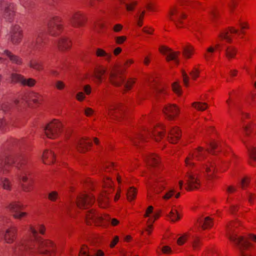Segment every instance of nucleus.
<instances>
[{"label": "nucleus", "instance_id": "16", "mask_svg": "<svg viewBox=\"0 0 256 256\" xmlns=\"http://www.w3.org/2000/svg\"><path fill=\"white\" fill-rule=\"evenodd\" d=\"M4 9V16L6 18L10 20L14 14V5L3 0H0V10Z\"/></svg>", "mask_w": 256, "mask_h": 256}, {"label": "nucleus", "instance_id": "2", "mask_svg": "<svg viewBox=\"0 0 256 256\" xmlns=\"http://www.w3.org/2000/svg\"><path fill=\"white\" fill-rule=\"evenodd\" d=\"M27 160V156L24 154L19 156L16 158L12 156H0V173L7 172L10 166L12 164H14L20 170V173L18 174V178L26 182L28 179L27 175L29 173L25 166Z\"/></svg>", "mask_w": 256, "mask_h": 256}, {"label": "nucleus", "instance_id": "52", "mask_svg": "<svg viewBox=\"0 0 256 256\" xmlns=\"http://www.w3.org/2000/svg\"><path fill=\"white\" fill-rule=\"evenodd\" d=\"M172 88L174 92L178 95L181 94V88L177 82H174L172 85Z\"/></svg>", "mask_w": 256, "mask_h": 256}, {"label": "nucleus", "instance_id": "13", "mask_svg": "<svg viewBox=\"0 0 256 256\" xmlns=\"http://www.w3.org/2000/svg\"><path fill=\"white\" fill-rule=\"evenodd\" d=\"M94 201L93 196L88 194H82L77 198L76 205L80 208H88Z\"/></svg>", "mask_w": 256, "mask_h": 256}, {"label": "nucleus", "instance_id": "33", "mask_svg": "<svg viewBox=\"0 0 256 256\" xmlns=\"http://www.w3.org/2000/svg\"><path fill=\"white\" fill-rule=\"evenodd\" d=\"M58 46L60 50H64L68 49L70 46V42L65 37L62 38L58 42Z\"/></svg>", "mask_w": 256, "mask_h": 256}, {"label": "nucleus", "instance_id": "19", "mask_svg": "<svg viewBox=\"0 0 256 256\" xmlns=\"http://www.w3.org/2000/svg\"><path fill=\"white\" fill-rule=\"evenodd\" d=\"M40 34V33L36 34L32 38L28 40V46L30 49L36 50L40 49L41 42L43 40Z\"/></svg>", "mask_w": 256, "mask_h": 256}, {"label": "nucleus", "instance_id": "30", "mask_svg": "<svg viewBox=\"0 0 256 256\" xmlns=\"http://www.w3.org/2000/svg\"><path fill=\"white\" fill-rule=\"evenodd\" d=\"M220 44H217L215 46H210L206 49V52L204 54V56L206 60L209 61L213 56V54L216 50L220 46Z\"/></svg>", "mask_w": 256, "mask_h": 256}, {"label": "nucleus", "instance_id": "46", "mask_svg": "<svg viewBox=\"0 0 256 256\" xmlns=\"http://www.w3.org/2000/svg\"><path fill=\"white\" fill-rule=\"evenodd\" d=\"M168 217L170 218V220L174 222L178 219L180 218V217L178 214V212L176 210L172 209V210L170 212Z\"/></svg>", "mask_w": 256, "mask_h": 256}, {"label": "nucleus", "instance_id": "11", "mask_svg": "<svg viewBox=\"0 0 256 256\" xmlns=\"http://www.w3.org/2000/svg\"><path fill=\"white\" fill-rule=\"evenodd\" d=\"M62 25L60 20L58 17L53 18L48 24V32L51 36H56L60 32Z\"/></svg>", "mask_w": 256, "mask_h": 256}, {"label": "nucleus", "instance_id": "29", "mask_svg": "<svg viewBox=\"0 0 256 256\" xmlns=\"http://www.w3.org/2000/svg\"><path fill=\"white\" fill-rule=\"evenodd\" d=\"M104 253L100 250L94 252V253L90 252L86 246H84L80 252L79 256H104Z\"/></svg>", "mask_w": 256, "mask_h": 256}, {"label": "nucleus", "instance_id": "56", "mask_svg": "<svg viewBox=\"0 0 256 256\" xmlns=\"http://www.w3.org/2000/svg\"><path fill=\"white\" fill-rule=\"evenodd\" d=\"M126 36H116L115 37V41L116 42L120 44H122L126 40Z\"/></svg>", "mask_w": 256, "mask_h": 256}, {"label": "nucleus", "instance_id": "3", "mask_svg": "<svg viewBox=\"0 0 256 256\" xmlns=\"http://www.w3.org/2000/svg\"><path fill=\"white\" fill-rule=\"evenodd\" d=\"M238 226V222H231L226 225V233L229 239L234 242L238 248L241 256H250L246 250L251 246L248 240V238L244 236H238L236 234L233 233V230Z\"/></svg>", "mask_w": 256, "mask_h": 256}, {"label": "nucleus", "instance_id": "10", "mask_svg": "<svg viewBox=\"0 0 256 256\" xmlns=\"http://www.w3.org/2000/svg\"><path fill=\"white\" fill-rule=\"evenodd\" d=\"M206 152L202 147H198L194 154H190L185 159V164L188 168H191L194 166V159L201 160L205 158Z\"/></svg>", "mask_w": 256, "mask_h": 256}, {"label": "nucleus", "instance_id": "41", "mask_svg": "<svg viewBox=\"0 0 256 256\" xmlns=\"http://www.w3.org/2000/svg\"><path fill=\"white\" fill-rule=\"evenodd\" d=\"M0 184L2 188L6 190L10 191L12 190V185L10 181L7 178H2Z\"/></svg>", "mask_w": 256, "mask_h": 256}, {"label": "nucleus", "instance_id": "64", "mask_svg": "<svg viewBox=\"0 0 256 256\" xmlns=\"http://www.w3.org/2000/svg\"><path fill=\"white\" fill-rule=\"evenodd\" d=\"M76 98L79 101H82L83 100L84 98H85V96H84V94L83 92H79L77 94H76Z\"/></svg>", "mask_w": 256, "mask_h": 256}, {"label": "nucleus", "instance_id": "4", "mask_svg": "<svg viewBox=\"0 0 256 256\" xmlns=\"http://www.w3.org/2000/svg\"><path fill=\"white\" fill-rule=\"evenodd\" d=\"M85 220L88 224H90L92 222L99 224L104 222H110L112 225L115 226L119 223L118 220L116 218L111 219L108 216H102L96 213L92 210H90L87 212L86 215Z\"/></svg>", "mask_w": 256, "mask_h": 256}, {"label": "nucleus", "instance_id": "58", "mask_svg": "<svg viewBox=\"0 0 256 256\" xmlns=\"http://www.w3.org/2000/svg\"><path fill=\"white\" fill-rule=\"evenodd\" d=\"M6 124L3 120L0 118V132L6 130Z\"/></svg>", "mask_w": 256, "mask_h": 256}, {"label": "nucleus", "instance_id": "31", "mask_svg": "<svg viewBox=\"0 0 256 256\" xmlns=\"http://www.w3.org/2000/svg\"><path fill=\"white\" fill-rule=\"evenodd\" d=\"M238 32V30L234 28H230L229 30H224L220 34L219 38L222 40H225L227 42H232V38L228 36L229 32L232 34H236Z\"/></svg>", "mask_w": 256, "mask_h": 256}, {"label": "nucleus", "instance_id": "12", "mask_svg": "<svg viewBox=\"0 0 256 256\" xmlns=\"http://www.w3.org/2000/svg\"><path fill=\"white\" fill-rule=\"evenodd\" d=\"M22 204H20L18 202L15 201L10 203L7 206V208L13 213V216L15 218L20 219L27 214L25 212H21L20 211V210L22 208Z\"/></svg>", "mask_w": 256, "mask_h": 256}, {"label": "nucleus", "instance_id": "26", "mask_svg": "<svg viewBox=\"0 0 256 256\" xmlns=\"http://www.w3.org/2000/svg\"><path fill=\"white\" fill-rule=\"evenodd\" d=\"M3 54L4 55L6 56L12 63L17 66L22 65L23 63L22 59L20 57L14 54L8 50H4Z\"/></svg>", "mask_w": 256, "mask_h": 256}, {"label": "nucleus", "instance_id": "1", "mask_svg": "<svg viewBox=\"0 0 256 256\" xmlns=\"http://www.w3.org/2000/svg\"><path fill=\"white\" fill-rule=\"evenodd\" d=\"M44 230L42 225L38 224L36 228L30 226L29 232L32 236L18 242L16 245L12 247L14 254L20 256H54V244L51 241L42 240L38 236V231L40 234H44Z\"/></svg>", "mask_w": 256, "mask_h": 256}, {"label": "nucleus", "instance_id": "14", "mask_svg": "<svg viewBox=\"0 0 256 256\" xmlns=\"http://www.w3.org/2000/svg\"><path fill=\"white\" fill-rule=\"evenodd\" d=\"M71 24L75 28L82 26L86 22V18L80 12H74L70 17Z\"/></svg>", "mask_w": 256, "mask_h": 256}, {"label": "nucleus", "instance_id": "37", "mask_svg": "<svg viewBox=\"0 0 256 256\" xmlns=\"http://www.w3.org/2000/svg\"><path fill=\"white\" fill-rule=\"evenodd\" d=\"M237 52V50L232 46L228 47L225 50V55L226 58L230 60L234 58Z\"/></svg>", "mask_w": 256, "mask_h": 256}, {"label": "nucleus", "instance_id": "9", "mask_svg": "<svg viewBox=\"0 0 256 256\" xmlns=\"http://www.w3.org/2000/svg\"><path fill=\"white\" fill-rule=\"evenodd\" d=\"M186 189L192 190L198 188L200 181L198 178L197 174L192 172H188L186 176Z\"/></svg>", "mask_w": 256, "mask_h": 256}, {"label": "nucleus", "instance_id": "32", "mask_svg": "<svg viewBox=\"0 0 256 256\" xmlns=\"http://www.w3.org/2000/svg\"><path fill=\"white\" fill-rule=\"evenodd\" d=\"M242 141L247 148L250 158L256 161V148L254 146L248 144L246 140L243 139Z\"/></svg>", "mask_w": 256, "mask_h": 256}, {"label": "nucleus", "instance_id": "63", "mask_svg": "<svg viewBox=\"0 0 256 256\" xmlns=\"http://www.w3.org/2000/svg\"><path fill=\"white\" fill-rule=\"evenodd\" d=\"M122 28V26L120 24H116L113 30L116 32H120Z\"/></svg>", "mask_w": 256, "mask_h": 256}, {"label": "nucleus", "instance_id": "35", "mask_svg": "<svg viewBox=\"0 0 256 256\" xmlns=\"http://www.w3.org/2000/svg\"><path fill=\"white\" fill-rule=\"evenodd\" d=\"M54 154L51 151H45L42 155L44 162L46 164L52 163L54 160Z\"/></svg>", "mask_w": 256, "mask_h": 256}, {"label": "nucleus", "instance_id": "62", "mask_svg": "<svg viewBox=\"0 0 256 256\" xmlns=\"http://www.w3.org/2000/svg\"><path fill=\"white\" fill-rule=\"evenodd\" d=\"M162 252L166 254H170L172 252L171 248L168 246H164L162 248Z\"/></svg>", "mask_w": 256, "mask_h": 256}, {"label": "nucleus", "instance_id": "53", "mask_svg": "<svg viewBox=\"0 0 256 256\" xmlns=\"http://www.w3.org/2000/svg\"><path fill=\"white\" fill-rule=\"evenodd\" d=\"M54 86L57 89L62 90L65 87V84L61 80H56L55 82Z\"/></svg>", "mask_w": 256, "mask_h": 256}, {"label": "nucleus", "instance_id": "6", "mask_svg": "<svg viewBox=\"0 0 256 256\" xmlns=\"http://www.w3.org/2000/svg\"><path fill=\"white\" fill-rule=\"evenodd\" d=\"M8 36L10 41L14 45H18L22 38V31L20 26L18 24L12 26Z\"/></svg>", "mask_w": 256, "mask_h": 256}, {"label": "nucleus", "instance_id": "44", "mask_svg": "<svg viewBox=\"0 0 256 256\" xmlns=\"http://www.w3.org/2000/svg\"><path fill=\"white\" fill-rule=\"evenodd\" d=\"M96 54L98 56H104L106 60H109L111 58V55L106 53L104 50L102 49L98 48L96 51Z\"/></svg>", "mask_w": 256, "mask_h": 256}, {"label": "nucleus", "instance_id": "40", "mask_svg": "<svg viewBox=\"0 0 256 256\" xmlns=\"http://www.w3.org/2000/svg\"><path fill=\"white\" fill-rule=\"evenodd\" d=\"M109 197L108 196V192L102 194L98 198V202L101 206L105 207L108 205Z\"/></svg>", "mask_w": 256, "mask_h": 256}, {"label": "nucleus", "instance_id": "60", "mask_svg": "<svg viewBox=\"0 0 256 256\" xmlns=\"http://www.w3.org/2000/svg\"><path fill=\"white\" fill-rule=\"evenodd\" d=\"M104 24L102 22L98 21L94 24L95 29L98 32L100 28H102L104 27Z\"/></svg>", "mask_w": 256, "mask_h": 256}, {"label": "nucleus", "instance_id": "21", "mask_svg": "<svg viewBox=\"0 0 256 256\" xmlns=\"http://www.w3.org/2000/svg\"><path fill=\"white\" fill-rule=\"evenodd\" d=\"M152 178L154 184L152 186V188L156 194H159L166 188V182L164 179L157 176Z\"/></svg>", "mask_w": 256, "mask_h": 256}, {"label": "nucleus", "instance_id": "22", "mask_svg": "<svg viewBox=\"0 0 256 256\" xmlns=\"http://www.w3.org/2000/svg\"><path fill=\"white\" fill-rule=\"evenodd\" d=\"M106 72V68L102 66L96 68L92 75V80L98 84H100L102 81V76Z\"/></svg>", "mask_w": 256, "mask_h": 256}, {"label": "nucleus", "instance_id": "27", "mask_svg": "<svg viewBox=\"0 0 256 256\" xmlns=\"http://www.w3.org/2000/svg\"><path fill=\"white\" fill-rule=\"evenodd\" d=\"M16 232V229L14 227H11L7 229L4 233V237L6 242L10 244L14 240Z\"/></svg>", "mask_w": 256, "mask_h": 256}, {"label": "nucleus", "instance_id": "47", "mask_svg": "<svg viewBox=\"0 0 256 256\" xmlns=\"http://www.w3.org/2000/svg\"><path fill=\"white\" fill-rule=\"evenodd\" d=\"M254 126V125L253 124L243 126L244 133L246 136H248L250 132L253 130Z\"/></svg>", "mask_w": 256, "mask_h": 256}, {"label": "nucleus", "instance_id": "54", "mask_svg": "<svg viewBox=\"0 0 256 256\" xmlns=\"http://www.w3.org/2000/svg\"><path fill=\"white\" fill-rule=\"evenodd\" d=\"M48 198L52 201H55L58 198V194L56 192H52L49 193Z\"/></svg>", "mask_w": 256, "mask_h": 256}, {"label": "nucleus", "instance_id": "45", "mask_svg": "<svg viewBox=\"0 0 256 256\" xmlns=\"http://www.w3.org/2000/svg\"><path fill=\"white\" fill-rule=\"evenodd\" d=\"M192 106L200 110H204L208 108V105L206 103H203L201 102H194L192 104Z\"/></svg>", "mask_w": 256, "mask_h": 256}, {"label": "nucleus", "instance_id": "20", "mask_svg": "<svg viewBox=\"0 0 256 256\" xmlns=\"http://www.w3.org/2000/svg\"><path fill=\"white\" fill-rule=\"evenodd\" d=\"M163 110L169 120H173L179 112V108L174 104H168L165 106Z\"/></svg>", "mask_w": 256, "mask_h": 256}, {"label": "nucleus", "instance_id": "42", "mask_svg": "<svg viewBox=\"0 0 256 256\" xmlns=\"http://www.w3.org/2000/svg\"><path fill=\"white\" fill-rule=\"evenodd\" d=\"M175 192L176 190L174 188L168 187L164 194L162 196V198L164 200H168L174 195Z\"/></svg>", "mask_w": 256, "mask_h": 256}, {"label": "nucleus", "instance_id": "61", "mask_svg": "<svg viewBox=\"0 0 256 256\" xmlns=\"http://www.w3.org/2000/svg\"><path fill=\"white\" fill-rule=\"evenodd\" d=\"M137 4V2H132L131 4H126V9L128 10V11H130V10H132L133 9H134V6H136V4Z\"/></svg>", "mask_w": 256, "mask_h": 256}, {"label": "nucleus", "instance_id": "15", "mask_svg": "<svg viewBox=\"0 0 256 256\" xmlns=\"http://www.w3.org/2000/svg\"><path fill=\"white\" fill-rule=\"evenodd\" d=\"M11 78L12 82H18L23 86H32L36 84V80L32 78L26 79L22 75L12 73L11 74Z\"/></svg>", "mask_w": 256, "mask_h": 256}, {"label": "nucleus", "instance_id": "18", "mask_svg": "<svg viewBox=\"0 0 256 256\" xmlns=\"http://www.w3.org/2000/svg\"><path fill=\"white\" fill-rule=\"evenodd\" d=\"M159 50L161 53L166 56V60L170 61L172 60L176 64L179 63L178 56L180 54L179 52H172L169 48L162 46L160 48Z\"/></svg>", "mask_w": 256, "mask_h": 256}, {"label": "nucleus", "instance_id": "25", "mask_svg": "<svg viewBox=\"0 0 256 256\" xmlns=\"http://www.w3.org/2000/svg\"><path fill=\"white\" fill-rule=\"evenodd\" d=\"M92 146V142L85 138L78 140L75 144L77 150L80 152H84L88 150V147Z\"/></svg>", "mask_w": 256, "mask_h": 256}, {"label": "nucleus", "instance_id": "55", "mask_svg": "<svg viewBox=\"0 0 256 256\" xmlns=\"http://www.w3.org/2000/svg\"><path fill=\"white\" fill-rule=\"evenodd\" d=\"M192 246L194 249L195 250L199 248L200 246V241L198 238H194L192 242Z\"/></svg>", "mask_w": 256, "mask_h": 256}, {"label": "nucleus", "instance_id": "7", "mask_svg": "<svg viewBox=\"0 0 256 256\" xmlns=\"http://www.w3.org/2000/svg\"><path fill=\"white\" fill-rule=\"evenodd\" d=\"M168 18L178 28H180L182 27V20L186 18V15L183 12H180L176 8H174L170 10Z\"/></svg>", "mask_w": 256, "mask_h": 256}, {"label": "nucleus", "instance_id": "50", "mask_svg": "<svg viewBox=\"0 0 256 256\" xmlns=\"http://www.w3.org/2000/svg\"><path fill=\"white\" fill-rule=\"evenodd\" d=\"M154 93L156 97L160 96L161 94H166L164 88L162 86H156L154 88Z\"/></svg>", "mask_w": 256, "mask_h": 256}, {"label": "nucleus", "instance_id": "23", "mask_svg": "<svg viewBox=\"0 0 256 256\" xmlns=\"http://www.w3.org/2000/svg\"><path fill=\"white\" fill-rule=\"evenodd\" d=\"M42 100V97L40 94L36 92H31L28 95V100H24L26 102H27L28 101H30L33 102L34 104H40V102ZM24 100L22 102H20L18 100H14V104L15 105H18L21 102H23Z\"/></svg>", "mask_w": 256, "mask_h": 256}, {"label": "nucleus", "instance_id": "5", "mask_svg": "<svg viewBox=\"0 0 256 256\" xmlns=\"http://www.w3.org/2000/svg\"><path fill=\"white\" fill-rule=\"evenodd\" d=\"M62 124L57 120H54L48 124L44 128L46 136L50 138H55L61 132Z\"/></svg>", "mask_w": 256, "mask_h": 256}, {"label": "nucleus", "instance_id": "38", "mask_svg": "<svg viewBox=\"0 0 256 256\" xmlns=\"http://www.w3.org/2000/svg\"><path fill=\"white\" fill-rule=\"evenodd\" d=\"M28 65L30 68L38 71L43 70L42 64L36 60H30Z\"/></svg>", "mask_w": 256, "mask_h": 256}, {"label": "nucleus", "instance_id": "43", "mask_svg": "<svg viewBox=\"0 0 256 256\" xmlns=\"http://www.w3.org/2000/svg\"><path fill=\"white\" fill-rule=\"evenodd\" d=\"M204 229H206L212 226V220L210 217H206L204 220H201L200 222Z\"/></svg>", "mask_w": 256, "mask_h": 256}, {"label": "nucleus", "instance_id": "59", "mask_svg": "<svg viewBox=\"0 0 256 256\" xmlns=\"http://www.w3.org/2000/svg\"><path fill=\"white\" fill-rule=\"evenodd\" d=\"M198 74L199 71L196 68H194V70L190 72V74L194 80H195L196 78L198 77Z\"/></svg>", "mask_w": 256, "mask_h": 256}, {"label": "nucleus", "instance_id": "51", "mask_svg": "<svg viewBox=\"0 0 256 256\" xmlns=\"http://www.w3.org/2000/svg\"><path fill=\"white\" fill-rule=\"evenodd\" d=\"M188 236V235L187 234H184L182 235L177 240L176 242H177L179 246L182 245L186 242V241L187 240Z\"/></svg>", "mask_w": 256, "mask_h": 256}, {"label": "nucleus", "instance_id": "8", "mask_svg": "<svg viewBox=\"0 0 256 256\" xmlns=\"http://www.w3.org/2000/svg\"><path fill=\"white\" fill-rule=\"evenodd\" d=\"M122 70L120 68H114L110 72L109 80L114 86H118L124 82L122 76Z\"/></svg>", "mask_w": 256, "mask_h": 256}, {"label": "nucleus", "instance_id": "17", "mask_svg": "<svg viewBox=\"0 0 256 256\" xmlns=\"http://www.w3.org/2000/svg\"><path fill=\"white\" fill-rule=\"evenodd\" d=\"M106 113L109 116H114L118 118V116L116 114L118 112H122L124 110L123 108L119 104H108L105 106Z\"/></svg>", "mask_w": 256, "mask_h": 256}, {"label": "nucleus", "instance_id": "48", "mask_svg": "<svg viewBox=\"0 0 256 256\" xmlns=\"http://www.w3.org/2000/svg\"><path fill=\"white\" fill-rule=\"evenodd\" d=\"M144 138L143 134H137L135 136L132 138V141L135 146L138 145V142L143 140Z\"/></svg>", "mask_w": 256, "mask_h": 256}, {"label": "nucleus", "instance_id": "57", "mask_svg": "<svg viewBox=\"0 0 256 256\" xmlns=\"http://www.w3.org/2000/svg\"><path fill=\"white\" fill-rule=\"evenodd\" d=\"M134 82L133 80H129L124 84V88L126 90H130Z\"/></svg>", "mask_w": 256, "mask_h": 256}, {"label": "nucleus", "instance_id": "24", "mask_svg": "<svg viewBox=\"0 0 256 256\" xmlns=\"http://www.w3.org/2000/svg\"><path fill=\"white\" fill-rule=\"evenodd\" d=\"M165 132L164 126L161 125L149 131L148 134L154 138L156 141H158L164 136Z\"/></svg>", "mask_w": 256, "mask_h": 256}, {"label": "nucleus", "instance_id": "49", "mask_svg": "<svg viewBox=\"0 0 256 256\" xmlns=\"http://www.w3.org/2000/svg\"><path fill=\"white\" fill-rule=\"evenodd\" d=\"M136 196V190L133 188H131L127 192V198L129 200H134Z\"/></svg>", "mask_w": 256, "mask_h": 256}, {"label": "nucleus", "instance_id": "34", "mask_svg": "<svg viewBox=\"0 0 256 256\" xmlns=\"http://www.w3.org/2000/svg\"><path fill=\"white\" fill-rule=\"evenodd\" d=\"M146 160L151 168L156 166L159 163L157 156L154 154H150L146 156Z\"/></svg>", "mask_w": 256, "mask_h": 256}, {"label": "nucleus", "instance_id": "36", "mask_svg": "<svg viewBox=\"0 0 256 256\" xmlns=\"http://www.w3.org/2000/svg\"><path fill=\"white\" fill-rule=\"evenodd\" d=\"M182 54L186 58H190L194 50V48L190 44L182 46Z\"/></svg>", "mask_w": 256, "mask_h": 256}, {"label": "nucleus", "instance_id": "28", "mask_svg": "<svg viewBox=\"0 0 256 256\" xmlns=\"http://www.w3.org/2000/svg\"><path fill=\"white\" fill-rule=\"evenodd\" d=\"M180 132L178 128L174 127L170 130L168 135V139L170 142L174 144L180 138Z\"/></svg>", "mask_w": 256, "mask_h": 256}, {"label": "nucleus", "instance_id": "39", "mask_svg": "<svg viewBox=\"0 0 256 256\" xmlns=\"http://www.w3.org/2000/svg\"><path fill=\"white\" fill-rule=\"evenodd\" d=\"M204 169L208 174L209 178H212V174L214 172V166L211 162H209L207 164L204 166Z\"/></svg>", "mask_w": 256, "mask_h": 256}]
</instances>
